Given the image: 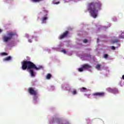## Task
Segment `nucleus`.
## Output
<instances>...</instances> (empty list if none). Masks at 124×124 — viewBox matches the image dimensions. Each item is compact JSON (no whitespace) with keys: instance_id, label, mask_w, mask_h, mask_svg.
Returning a JSON list of instances; mask_svg holds the SVG:
<instances>
[{"instance_id":"24","label":"nucleus","mask_w":124,"mask_h":124,"mask_svg":"<svg viewBox=\"0 0 124 124\" xmlns=\"http://www.w3.org/2000/svg\"><path fill=\"white\" fill-rule=\"evenodd\" d=\"M87 42H88V40L87 39H84L83 40V43H87Z\"/></svg>"},{"instance_id":"12","label":"nucleus","mask_w":124,"mask_h":124,"mask_svg":"<svg viewBox=\"0 0 124 124\" xmlns=\"http://www.w3.org/2000/svg\"><path fill=\"white\" fill-rule=\"evenodd\" d=\"M100 67H101V65H100L99 64H97L95 67V69H97V70H100Z\"/></svg>"},{"instance_id":"10","label":"nucleus","mask_w":124,"mask_h":124,"mask_svg":"<svg viewBox=\"0 0 124 124\" xmlns=\"http://www.w3.org/2000/svg\"><path fill=\"white\" fill-rule=\"evenodd\" d=\"M51 77H52V75H51V74H48L46 77V78L47 80H50V79H51Z\"/></svg>"},{"instance_id":"6","label":"nucleus","mask_w":124,"mask_h":124,"mask_svg":"<svg viewBox=\"0 0 124 124\" xmlns=\"http://www.w3.org/2000/svg\"><path fill=\"white\" fill-rule=\"evenodd\" d=\"M68 35V31H66L59 36V39H63V38H65V37H66Z\"/></svg>"},{"instance_id":"11","label":"nucleus","mask_w":124,"mask_h":124,"mask_svg":"<svg viewBox=\"0 0 124 124\" xmlns=\"http://www.w3.org/2000/svg\"><path fill=\"white\" fill-rule=\"evenodd\" d=\"M37 98H38V96H37V95H34L33 100L35 102L37 101Z\"/></svg>"},{"instance_id":"3","label":"nucleus","mask_w":124,"mask_h":124,"mask_svg":"<svg viewBox=\"0 0 124 124\" xmlns=\"http://www.w3.org/2000/svg\"><path fill=\"white\" fill-rule=\"evenodd\" d=\"M16 33L13 32H9L7 33V36L4 35L3 36V40L4 42H8V41H9L12 39V38L14 35H16Z\"/></svg>"},{"instance_id":"17","label":"nucleus","mask_w":124,"mask_h":124,"mask_svg":"<svg viewBox=\"0 0 124 124\" xmlns=\"http://www.w3.org/2000/svg\"><path fill=\"white\" fill-rule=\"evenodd\" d=\"M84 69L83 68V67H82V68H80L78 69V71H79V72H82V71H83Z\"/></svg>"},{"instance_id":"26","label":"nucleus","mask_w":124,"mask_h":124,"mask_svg":"<svg viewBox=\"0 0 124 124\" xmlns=\"http://www.w3.org/2000/svg\"><path fill=\"white\" fill-rule=\"evenodd\" d=\"M116 42H118V40H115L113 42V43H115Z\"/></svg>"},{"instance_id":"8","label":"nucleus","mask_w":124,"mask_h":124,"mask_svg":"<svg viewBox=\"0 0 124 124\" xmlns=\"http://www.w3.org/2000/svg\"><path fill=\"white\" fill-rule=\"evenodd\" d=\"M82 68L83 69H89V68H91V66L88 64H85L84 65H82Z\"/></svg>"},{"instance_id":"13","label":"nucleus","mask_w":124,"mask_h":124,"mask_svg":"<svg viewBox=\"0 0 124 124\" xmlns=\"http://www.w3.org/2000/svg\"><path fill=\"white\" fill-rule=\"evenodd\" d=\"M43 0H31L32 2H39V1H42Z\"/></svg>"},{"instance_id":"22","label":"nucleus","mask_w":124,"mask_h":124,"mask_svg":"<svg viewBox=\"0 0 124 124\" xmlns=\"http://www.w3.org/2000/svg\"><path fill=\"white\" fill-rule=\"evenodd\" d=\"M62 53H63L64 54H66V51H65V50H64V49H62Z\"/></svg>"},{"instance_id":"16","label":"nucleus","mask_w":124,"mask_h":124,"mask_svg":"<svg viewBox=\"0 0 124 124\" xmlns=\"http://www.w3.org/2000/svg\"><path fill=\"white\" fill-rule=\"evenodd\" d=\"M108 91L109 93H113V89L109 88V89H108Z\"/></svg>"},{"instance_id":"25","label":"nucleus","mask_w":124,"mask_h":124,"mask_svg":"<svg viewBox=\"0 0 124 124\" xmlns=\"http://www.w3.org/2000/svg\"><path fill=\"white\" fill-rule=\"evenodd\" d=\"M115 49H116V48L115 47V46H111V49L112 50H115Z\"/></svg>"},{"instance_id":"27","label":"nucleus","mask_w":124,"mask_h":124,"mask_svg":"<svg viewBox=\"0 0 124 124\" xmlns=\"http://www.w3.org/2000/svg\"><path fill=\"white\" fill-rule=\"evenodd\" d=\"M60 3V2H56L55 3V4H59Z\"/></svg>"},{"instance_id":"9","label":"nucleus","mask_w":124,"mask_h":124,"mask_svg":"<svg viewBox=\"0 0 124 124\" xmlns=\"http://www.w3.org/2000/svg\"><path fill=\"white\" fill-rule=\"evenodd\" d=\"M11 56H8L3 59L4 62H8V61H11Z\"/></svg>"},{"instance_id":"18","label":"nucleus","mask_w":124,"mask_h":124,"mask_svg":"<svg viewBox=\"0 0 124 124\" xmlns=\"http://www.w3.org/2000/svg\"><path fill=\"white\" fill-rule=\"evenodd\" d=\"M55 123V119L52 118L51 121L50 122V124H54Z\"/></svg>"},{"instance_id":"15","label":"nucleus","mask_w":124,"mask_h":124,"mask_svg":"<svg viewBox=\"0 0 124 124\" xmlns=\"http://www.w3.org/2000/svg\"><path fill=\"white\" fill-rule=\"evenodd\" d=\"M7 55H8V54L5 52L1 53V56H7Z\"/></svg>"},{"instance_id":"5","label":"nucleus","mask_w":124,"mask_h":124,"mask_svg":"<svg viewBox=\"0 0 124 124\" xmlns=\"http://www.w3.org/2000/svg\"><path fill=\"white\" fill-rule=\"evenodd\" d=\"M93 95H94V96L103 97L105 95V93H104V92H96V93H93Z\"/></svg>"},{"instance_id":"2","label":"nucleus","mask_w":124,"mask_h":124,"mask_svg":"<svg viewBox=\"0 0 124 124\" xmlns=\"http://www.w3.org/2000/svg\"><path fill=\"white\" fill-rule=\"evenodd\" d=\"M88 10L93 18H96L99 10H101V3L91 2L88 4Z\"/></svg>"},{"instance_id":"20","label":"nucleus","mask_w":124,"mask_h":124,"mask_svg":"<svg viewBox=\"0 0 124 124\" xmlns=\"http://www.w3.org/2000/svg\"><path fill=\"white\" fill-rule=\"evenodd\" d=\"M80 90H81V92H82V90H83V91H87V88L85 87H82V88L80 89Z\"/></svg>"},{"instance_id":"4","label":"nucleus","mask_w":124,"mask_h":124,"mask_svg":"<svg viewBox=\"0 0 124 124\" xmlns=\"http://www.w3.org/2000/svg\"><path fill=\"white\" fill-rule=\"evenodd\" d=\"M28 93L32 95H37V91L34 90L33 88H29L28 89Z\"/></svg>"},{"instance_id":"19","label":"nucleus","mask_w":124,"mask_h":124,"mask_svg":"<svg viewBox=\"0 0 124 124\" xmlns=\"http://www.w3.org/2000/svg\"><path fill=\"white\" fill-rule=\"evenodd\" d=\"M47 18L46 17H43L42 19L43 22H44V21H46V20H47Z\"/></svg>"},{"instance_id":"21","label":"nucleus","mask_w":124,"mask_h":124,"mask_svg":"<svg viewBox=\"0 0 124 124\" xmlns=\"http://www.w3.org/2000/svg\"><path fill=\"white\" fill-rule=\"evenodd\" d=\"M77 93V92L76 91V90H74L73 92V94L74 95H75Z\"/></svg>"},{"instance_id":"7","label":"nucleus","mask_w":124,"mask_h":124,"mask_svg":"<svg viewBox=\"0 0 124 124\" xmlns=\"http://www.w3.org/2000/svg\"><path fill=\"white\" fill-rule=\"evenodd\" d=\"M55 122L56 123H57V124H70L68 122H67L65 124L61 123V119L60 118H57L55 120Z\"/></svg>"},{"instance_id":"23","label":"nucleus","mask_w":124,"mask_h":124,"mask_svg":"<svg viewBox=\"0 0 124 124\" xmlns=\"http://www.w3.org/2000/svg\"><path fill=\"white\" fill-rule=\"evenodd\" d=\"M108 57V54H105L104 56V57L105 59H107V57Z\"/></svg>"},{"instance_id":"14","label":"nucleus","mask_w":124,"mask_h":124,"mask_svg":"<svg viewBox=\"0 0 124 124\" xmlns=\"http://www.w3.org/2000/svg\"><path fill=\"white\" fill-rule=\"evenodd\" d=\"M113 93H118V89L117 88L113 89Z\"/></svg>"},{"instance_id":"28","label":"nucleus","mask_w":124,"mask_h":124,"mask_svg":"<svg viewBox=\"0 0 124 124\" xmlns=\"http://www.w3.org/2000/svg\"><path fill=\"white\" fill-rule=\"evenodd\" d=\"M2 31V30L0 29V33Z\"/></svg>"},{"instance_id":"1","label":"nucleus","mask_w":124,"mask_h":124,"mask_svg":"<svg viewBox=\"0 0 124 124\" xmlns=\"http://www.w3.org/2000/svg\"><path fill=\"white\" fill-rule=\"evenodd\" d=\"M21 67L23 70H26V69L29 70L31 77H35V72H34L33 69H35V70L43 69V66H39L37 67L36 65L33 63V62L28 61H24L22 62Z\"/></svg>"}]
</instances>
